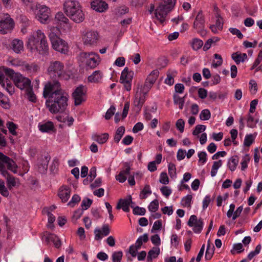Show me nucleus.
Instances as JSON below:
<instances>
[{"label":"nucleus","instance_id":"obj_9","mask_svg":"<svg viewBox=\"0 0 262 262\" xmlns=\"http://www.w3.org/2000/svg\"><path fill=\"white\" fill-rule=\"evenodd\" d=\"M36 18L41 24H48L50 21L51 11L45 5L36 4L34 10Z\"/></svg>","mask_w":262,"mask_h":262},{"label":"nucleus","instance_id":"obj_51","mask_svg":"<svg viewBox=\"0 0 262 262\" xmlns=\"http://www.w3.org/2000/svg\"><path fill=\"white\" fill-rule=\"evenodd\" d=\"M123 253L122 251L115 252L112 254V260L113 262H121Z\"/></svg>","mask_w":262,"mask_h":262},{"label":"nucleus","instance_id":"obj_35","mask_svg":"<svg viewBox=\"0 0 262 262\" xmlns=\"http://www.w3.org/2000/svg\"><path fill=\"white\" fill-rule=\"evenodd\" d=\"M160 252V249L157 247H153L148 253L147 261H152V258H157Z\"/></svg>","mask_w":262,"mask_h":262},{"label":"nucleus","instance_id":"obj_58","mask_svg":"<svg viewBox=\"0 0 262 262\" xmlns=\"http://www.w3.org/2000/svg\"><path fill=\"white\" fill-rule=\"evenodd\" d=\"M250 158L248 155H246L243 158V161L241 162V170H245L248 167V162L250 161Z\"/></svg>","mask_w":262,"mask_h":262},{"label":"nucleus","instance_id":"obj_24","mask_svg":"<svg viewBox=\"0 0 262 262\" xmlns=\"http://www.w3.org/2000/svg\"><path fill=\"white\" fill-rule=\"evenodd\" d=\"M132 203V198L129 195L128 199H120L116 206V209H120L122 208L124 212H128L129 211V206Z\"/></svg>","mask_w":262,"mask_h":262},{"label":"nucleus","instance_id":"obj_7","mask_svg":"<svg viewBox=\"0 0 262 262\" xmlns=\"http://www.w3.org/2000/svg\"><path fill=\"white\" fill-rule=\"evenodd\" d=\"M81 62L85 64L86 68L94 69L100 62V58L97 53L95 52H81L79 54Z\"/></svg>","mask_w":262,"mask_h":262},{"label":"nucleus","instance_id":"obj_57","mask_svg":"<svg viewBox=\"0 0 262 262\" xmlns=\"http://www.w3.org/2000/svg\"><path fill=\"white\" fill-rule=\"evenodd\" d=\"M133 212L135 215H143L146 212V210L144 208L136 206L134 208Z\"/></svg>","mask_w":262,"mask_h":262},{"label":"nucleus","instance_id":"obj_39","mask_svg":"<svg viewBox=\"0 0 262 262\" xmlns=\"http://www.w3.org/2000/svg\"><path fill=\"white\" fill-rule=\"evenodd\" d=\"M192 48L195 51L201 49L203 45V41L199 38H193L190 42Z\"/></svg>","mask_w":262,"mask_h":262},{"label":"nucleus","instance_id":"obj_63","mask_svg":"<svg viewBox=\"0 0 262 262\" xmlns=\"http://www.w3.org/2000/svg\"><path fill=\"white\" fill-rule=\"evenodd\" d=\"M215 17L216 20L215 25L217 28L218 30H222L223 29L224 25L223 18L221 16V15L219 17Z\"/></svg>","mask_w":262,"mask_h":262},{"label":"nucleus","instance_id":"obj_45","mask_svg":"<svg viewBox=\"0 0 262 262\" xmlns=\"http://www.w3.org/2000/svg\"><path fill=\"white\" fill-rule=\"evenodd\" d=\"M93 203V200L89 198H84L81 203V207L83 210H86L90 207Z\"/></svg>","mask_w":262,"mask_h":262},{"label":"nucleus","instance_id":"obj_27","mask_svg":"<svg viewBox=\"0 0 262 262\" xmlns=\"http://www.w3.org/2000/svg\"><path fill=\"white\" fill-rule=\"evenodd\" d=\"M134 75V71L129 70L127 67H125L122 71L120 81H125L128 80V81H132Z\"/></svg>","mask_w":262,"mask_h":262},{"label":"nucleus","instance_id":"obj_14","mask_svg":"<svg viewBox=\"0 0 262 262\" xmlns=\"http://www.w3.org/2000/svg\"><path fill=\"white\" fill-rule=\"evenodd\" d=\"M159 75V72L156 69L151 72L147 76L144 83L143 91L148 92L156 82Z\"/></svg>","mask_w":262,"mask_h":262},{"label":"nucleus","instance_id":"obj_38","mask_svg":"<svg viewBox=\"0 0 262 262\" xmlns=\"http://www.w3.org/2000/svg\"><path fill=\"white\" fill-rule=\"evenodd\" d=\"M125 132V127L123 126H120L117 128L115 135L114 140V142L118 143L122 137Z\"/></svg>","mask_w":262,"mask_h":262},{"label":"nucleus","instance_id":"obj_56","mask_svg":"<svg viewBox=\"0 0 262 262\" xmlns=\"http://www.w3.org/2000/svg\"><path fill=\"white\" fill-rule=\"evenodd\" d=\"M254 141L253 136L250 135H247L246 136L244 139V144L245 146H250Z\"/></svg>","mask_w":262,"mask_h":262},{"label":"nucleus","instance_id":"obj_5","mask_svg":"<svg viewBox=\"0 0 262 262\" xmlns=\"http://www.w3.org/2000/svg\"><path fill=\"white\" fill-rule=\"evenodd\" d=\"M47 72L52 79H62L66 76L63 63L60 61H51L47 69Z\"/></svg>","mask_w":262,"mask_h":262},{"label":"nucleus","instance_id":"obj_53","mask_svg":"<svg viewBox=\"0 0 262 262\" xmlns=\"http://www.w3.org/2000/svg\"><path fill=\"white\" fill-rule=\"evenodd\" d=\"M116 110V108L114 105H111L110 108L107 111L105 115V118L106 120L110 119L112 116L115 114V112Z\"/></svg>","mask_w":262,"mask_h":262},{"label":"nucleus","instance_id":"obj_37","mask_svg":"<svg viewBox=\"0 0 262 262\" xmlns=\"http://www.w3.org/2000/svg\"><path fill=\"white\" fill-rule=\"evenodd\" d=\"M25 93L30 101L32 102H36V97L33 91V88L31 85L28 86V88L25 89Z\"/></svg>","mask_w":262,"mask_h":262},{"label":"nucleus","instance_id":"obj_44","mask_svg":"<svg viewBox=\"0 0 262 262\" xmlns=\"http://www.w3.org/2000/svg\"><path fill=\"white\" fill-rule=\"evenodd\" d=\"M210 117L211 113L208 109L202 110L200 114V118L202 120H208Z\"/></svg>","mask_w":262,"mask_h":262},{"label":"nucleus","instance_id":"obj_54","mask_svg":"<svg viewBox=\"0 0 262 262\" xmlns=\"http://www.w3.org/2000/svg\"><path fill=\"white\" fill-rule=\"evenodd\" d=\"M214 247L213 245L212 244L211 249L207 248L206 253H205V259L206 260H210L212 257L214 252Z\"/></svg>","mask_w":262,"mask_h":262},{"label":"nucleus","instance_id":"obj_17","mask_svg":"<svg viewBox=\"0 0 262 262\" xmlns=\"http://www.w3.org/2000/svg\"><path fill=\"white\" fill-rule=\"evenodd\" d=\"M147 92L143 91V94L137 92L135 95V100L134 101V110L139 113L145 101V95Z\"/></svg>","mask_w":262,"mask_h":262},{"label":"nucleus","instance_id":"obj_10","mask_svg":"<svg viewBox=\"0 0 262 262\" xmlns=\"http://www.w3.org/2000/svg\"><path fill=\"white\" fill-rule=\"evenodd\" d=\"M15 27L14 19L8 13H4L0 17V33L6 34L11 32Z\"/></svg>","mask_w":262,"mask_h":262},{"label":"nucleus","instance_id":"obj_2","mask_svg":"<svg viewBox=\"0 0 262 262\" xmlns=\"http://www.w3.org/2000/svg\"><path fill=\"white\" fill-rule=\"evenodd\" d=\"M60 31L58 28L52 27L50 29L49 37L53 48L61 53L66 54L68 51L67 43L59 37Z\"/></svg>","mask_w":262,"mask_h":262},{"label":"nucleus","instance_id":"obj_50","mask_svg":"<svg viewBox=\"0 0 262 262\" xmlns=\"http://www.w3.org/2000/svg\"><path fill=\"white\" fill-rule=\"evenodd\" d=\"M58 166H59L58 159L57 158H55L53 160V161L52 163V164L50 166V171L53 173H57L58 171Z\"/></svg>","mask_w":262,"mask_h":262},{"label":"nucleus","instance_id":"obj_41","mask_svg":"<svg viewBox=\"0 0 262 262\" xmlns=\"http://www.w3.org/2000/svg\"><path fill=\"white\" fill-rule=\"evenodd\" d=\"M222 161L220 160L217 161H214L213 162V165L212 166L211 170V177H214L216 173L217 169L222 166Z\"/></svg>","mask_w":262,"mask_h":262},{"label":"nucleus","instance_id":"obj_62","mask_svg":"<svg viewBox=\"0 0 262 262\" xmlns=\"http://www.w3.org/2000/svg\"><path fill=\"white\" fill-rule=\"evenodd\" d=\"M232 59L236 62L237 64H238L242 62V53H238V52L233 53L231 55Z\"/></svg>","mask_w":262,"mask_h":262},{"label":"nucleus","instance_id":"obj_6","mask_svg":"<svg viewBox=\"0 0 262 262\" xmlns=\"http://www.w3.org/2000/svg\"><path fill=\"white\" fill-rule=\"evenodd\" d=\"M66 92L62 89L60 83L58 79H53L48 81L45 85L43 91V97L48 99L50 97L56 96L58 94Z\"/></svg>","mask_w":262,"mask_h":262},{"label":"nucleus","instance_id":"obj_59","mask_svg":"<svg viewBox=\"0 0 262 262\" xmlns=\"http://www.w3.org/2000/svg\"><path fill=\"white\" fill-rule=\"evenodd\" d=\"M168 173L171 177L176 176V167L175 164L170 163L168 165Z\"/></svg>","mask_w":262,"mask_h":262},{"label":"nucleus","instance_id":"obj_23","mask_svg":"<svg viewBox=\"0 0 262 262\" xmlns=\"http://www.w3.org/2000/svg\"><path fill=\"white\" fill-rule=\"evenodd\" d=\"M71 188L67 186H62L59 189L58 195L63 203L68 201L70 196Z\"/></svg>","mask_w":262,"mask_h":262},{"label":"nucleus","instance_id":"obj_16","mask_svg":"<svg viewBox=\"0 0 262 262\" xmlns=\"http://www.w3.org/2000/svg\"><path fill=\"white\" fill-rule=\"evenodd\" d=\"M188 225L190 227H193V230L195 233H200L203 227V222L201 219L198 220L195 215L190 216L188 222Z\"/></svg>","mask_w":262,"mask_h":262},{"label":"nucleus","instance_id":"obj_12","mask_svg":"<svg viewBox=\"0 0 262 262\" xmlns=\"http://www.w3.org/2000/svg\"><path fill=\"white\" fill-rule=\"evenodd\" d=\"M86 87L83 85H80L75 89L72 93L75 105H79L86 100Z\"/></svg>","mask_w":262,"mask_h":262},{"label":"nucleus","instance_id":"obj_64","mask_svg":"<svg viewBox=\"0 0 262 262\" xmlns=\"http://www.w3.org/2000/svg\"><path fill=\"white\" fill-rule=\"evenodd\" d=\"M159 181L163 184H167L169 183V179L166 172H163L161 173Z\"/></svg>","mask_w":262,"mask_h":262},{"label":"nucleus","instance_id":"obj_33","mask_svg":"<svg viewBox=\"0 0 262 262\" xmlns=\"http://www.w3.org/2000/svg\"><path fill=\"white\" fill-rule=\"evenodd\" d=\"M2 175L5 177L7 179V186L9 189H11L13 187H15L16 185L15 178L11 175L8 171H7V174L3 173H1Z\"/></svg>","mask_w":262,"mask_h":262},{"label":"nucleus","instance_id":"obj_4","mask_svg":"<svg viewBox=\"0 0 262 262\" xmlns=\"http://www.w3.org/2000/svg\"><path fill=\"white\" fill-rule=\"evenodd\" d=\"M176 0H162L158 7L155 10V14L157 18L161 24L165 20L167 14L174 8Z\"/></svg>","mask_w":262,"mask_h":262},{"label":"nucleus","instance_id":"obj_47","mask_svg":"<svg viewBox=\"0 0 262 262\" xmlns=\"http://www.w3.org/2000/svg\"><path fill=\"white\" fill-rule=\"evenodd\" d=\"M192 199V196L191 194H188L184 197L182 200V205L184 207H190L191 202Z\"/></svg>","mask_w":262,"mask_h":262},{"label":"nucleus","instance_id":"obj_32","mask_svg":"<svg viewBox=\"0 0 262 262\" xmlns=\"http://www.w3.org/2000/svg\"><path fill=\"white\" fill-rule=\"evenodd\" d=\"M0 104L4 109L9 110L11 107L9 99L2 92H0Z\"/></svg>","mask_w":262,"mask_h":262},{"label":"nucleus","instance_id":"obj_1","mask_svg":"<svg viewBox=\"0 0 262 262\" xmlns=\"http://www.w3.org/2000/svg\"><path fill=\"white\" fill-rule=\"evenodd\" d=\"M68 99L69 95L64 92L56 96L50 97L46 101V105L49 112L53 114L63 113L68 106Z\"/></svg>","mask_w":262,"mask_h":262},{"label":"nucleus","instance_id":"obj_25","mask_svg":"<svg viewBox=\"0 0 262 262\" xmlns=\"http://www.w3.org/2000/svg\"><path fill=\"white\" fill-rule=\"evenodd\" d=\"M38 43L39 46H37V44L32 46L33 50L38 51L40 54L46 55L48 53L49 50V46L47 39L41 40Z\"/></svg>","mask_w":262,"mask_h":262},{"label":"nucleus","instance_id":"obj_26","mask_svg":"<svg viewBox=\"0 0 262 262\" xmlns=\"http://www.w3.org/2000/svg\"><path fill=\"white\" fill-rule=\"evenodd\" d=\"M110 229L108 225L104 224L102 227V231L100 229H95L94 233L95 234V240L98 241L102 238V236H107L110 234Z\"/></svg>","mask_w":262,"mask_h":262},{"label":"nucleus","instance_id":"obj_15","mask_svg":"<svg viewBox=\"0 0 262 262\" xmlns=\"http://www.w3.org/2000/svg\"><path fill=\"white\" fill-rule=\"evenodd\" d=\"M51 157L48 154L41 155L37 160V169L41 173H45L48 169V163Z\"/></svg>","mask_w":262,"mask_h":262},{"label":"nucleus","instance_id":"obj_20","mask_svg":"<svg viewBox=\"0 0 262 262\" xmlns=\"http://www.w3.org/2000/svg\"><path fill=\"white\" fill-rule=\"evenodd\" d=\"M205 19L202 10L198 12L193 23V28L198 32H200L204 28Z\"/></svg>","mask_w":262,"mask_h":262},{"label":"nucleus","instance_id":"obj_22","mask_svg":"<svg viewBox=\"0 0 262 262\" xmlns=\"http://www.w3.org/2000/svg\"><path fill=\"white\" fill-rule=\"evenodd\" d=\"M55 18L57 21L58 25H60L61 26H63V27L69 29H70L71 27L69 24V20L66 16H65L62 12H58L56 14Z\"/></svg>","mask_w":262,"mask_h":262},{"label":"nucleus","instance_id":"obj_60","mask_svg":"<svg viewBox=\"0 0 262 262\" xmlns=\"http://www.w3.org/2000/svg\"><path fill=\"white\" fill-rule=\"evenodd\" d=\"M206 129V126L204 125H197L192 132L194 136L198 135Z\"/></svg>","mask_w":262,"mask_h":262},{"label":"nucleus","instance_id":"obj_34","mask_svg":"<svg viewBox=\"0 0 262 262\" xmlns=\"http://www.w3.org/2000/svg\"><path fill=\"white\" fill-rule=\"evenodd\" d=\"M108 136V133H104L101 135L95 134L92 136V139L99 144H103L107 141Z\"/></svg>","mask_w":262,"mask_h":262},{"label":"nucleus","instance_id":"obj_48","mask_svg":"<svg viewBox=\"0 0 262 262\" xmlns=\"http://www.w3.org/2000/svg\"><path fill=\"white\" fill-rule=\"evenodd\" d=\"M219 40V39L217 37H214L213 39L209 38L208 39L207 41L205 42L204 47H203V50L204 51H207L208 49H210L211 47V44L213 42H215Z\"/></svg>","mask_w":262,"mask_h":262},{"label":"nucleus","instance_id":"obj_31","mask_svg":"<svg viewBox=\"0 0 262 262\" xmlns=\"http://www.w3.org/2000/svg\"><path fill=\"white\" fill-rule=\"evenodd\" d=\"M11 48L15 53H20L24 49L23 41L18 39L13 40L11 42Z\"/></svg>","mask_w":262,"mask_h":262},{"label":"nucleus","instance_id":"obj_55","mask_svg":"<svg viewBox=\"0 0 262 262\" xmlns=\"http://www.w3.org/2000/svg\"><path fill=\"white\" fill-rule=\"evenodd\" d=\"M176 126L181 133H183L184 130L185 121L182 119H179L177 121Z\"/></svg>","mask_w":262,"mask_h":262},{"label":"nucleus","instance_id":"obj_52","mask_svg":"<svg viewBox=\"0 0 262 262\" xmlns=\"http://www.w3.org/2000/svg\"><path fill=\"white\" fill-rule=\"evenodd\" d=\"M80 201V196L78 194H75L72 196V200L68 203V205L70 207H73L75 206V205L79 202Z\"/></svg>","mask_w":262,"mask_h":262},{"label":"nucleus","instance_id":"obj_42","mask_svg":"<svg viewBox=\"0 0 262 262\" xmlns=\"http://www.w3.org/2000/svg\"><path fill=\"white\" fill-rule=\"evenodd\" d=\"M151 191L149 185H145L144 188L141 191L140 194V198L141 199H145L147 198V194H150Z\"/></svg>","mask_w":262,"mask_h":262},{"label":"nucleus","instance_id":"obj_40","mask_svg":"<svg viewBox=\"0 0 262 262\" xmlns=\"http://www.w3.org/2000/svg\"><path fill=\"white\" fill-rule=\"evenodd\" d=\"M173 102L175 104H179V108L182 110L185 102V97L181 98L178 95L174 94Z\"/></svg>","mask_w":262,"mask_h":262},{"label":"nucleus","instance_id":"obj_61","mask_svg":"<svg viewBox=\"0 0 262 262\" xmlns=\"http://www.w3.org/2000/svg\"><path fill=\"white\" fill-rule=\"evenodd\" d=\"M261 245L260 244L258 245L254 251L251 252L248 255V258L249 260H251L254 256H255L256 255L258 254L260 250H261Z\"/></svg>","mask_w":262,"mask_h":262},{"label":"nucleus","instance_id":"obj_43","mask_svg":"<svg viewBox=\"0 0 262 262\" xmlns=\"http://www.w3.org/2000/svg\"><path fill=\"white\" fill-rule=\"evenodd\" d=\"M0 193L5 197H8L9 195V192L5 185V182L0 180Z\"/></svg>","mask_w":262,"mask_h":262},{"label":"nucleus","instance_id":"obj_30","mask_svg":"<svg viewBox=\"0 0 262 262\" xmlns=\"http://www.w3.org/2000/svg\"><path fill=\"white\" fill-rule=\"evenodd\" d=\"M17 19L19 23L21 25L23 28H21V31L25 33L26 32L27 28L30 26L31 21L26 16L20 14L17 17Z\"/></svg>","mask_w":262,"mask_h":262},{"label":"nucleus","instance_id":"obj_28","mask_svg":"<svg viewBox=\"0 0 262 262\" xmlns=\"http://www.w3.org/2000/svg\"><path fill=\"white\" fill-rule=\"evenodd\" d=\"M38 127L39 130L42 133H51L55 132L56 131L54 125L51 121H48L43 124H40Z\"/></svg>","mask_w":262,"mask_h":262},{"label":"nucleus","instance_id":"obj_11","mask_svg":"<svg viewBox=\"0 0 262 262\" xmlns=\"http://www.w3.org/2000/svg\"><path fill=\"white\" fill-rule=\"evenodd\" d=\"M82 39L84 45L94 47L97 46L99 41V35L97 31L88 30L83 33Z\"/></svg>","mask_w":262,"mask_h":262},{"label":"nucleus","instance_id":"obj_46","mask_svg":"<svg viewBox=\"0 0 262 262\" xmlns=\"http://www.w3.org/2000/svg\"><path fill=\"white\" fill-rule=\"evenodd\" d=\"M7 125L10 133L14 136H16L17 132L16 129L17 128V125L13 122H8L7 123Z\"/></svg>","mask_w":262,"mask_h":262},{"label":"nucleus","instance_id":"obj_49","mask_svg":"<svg viewBox=\"0 0 262 262\" xmlns=\"http://www.w3.org/2000/svg\"><path fill=\"white\" fill-rule=\"evenodd\" d=\"M159 208V202L158 200L156 199L152 201L149 206H148V209L150 211L155 212L156 211L158 210Z\"/></svg>","mask_w":262,"mask_h":262},{"label":"nucleus","instance_id":"obj_19","mask_svg":"<svg viewBox=\"0 0 262 262\" xmlns=\"http://www.w3.org/2000/svg\"><path fill=\"white\" fill-rule=\"evenodd\" d=\"M71 19L76 23H80L82 22L85 18L84 14L82 8L77 9L71 13L66 14Z\"/></svg>","mask_w":262,"mask_h":262},{"label":"nucleus","instance_id":"obj_3","mask_svg":"<svg viewBox=\"0 0 262 262\" xmlns=\"http://www.w3.org/2000/svg\"><path fill=\"white\" fill-rule=\"evenodd\" d=\"M1 69L13 81L15 86L20 90L26 89L31 85V80L29 78L23 76L18 73H15L13 70L7 67H3Z\"/></svg>","mask_w":262,"mask_h":262},{"label":"nucleus","instance_id":"obj_13","mask_svg":"<svg viewBox=\"0 0 262 262\" xmlns=\"http://www.w3.org/2000/svg\"><path fill=\"white\" fill-rule=\"evenodd\" d=\"M46 39V38L44 33L41 31V30H38L34 32L29 39L27 43V47L28 48H30V49L33 51V47L32 46H35L40 42L41 40H45Z\"/></svg>","mask_w":262,"mask_h":262},{"label":"nucleus","instance_id":"obj_8","mask_svg":"<svg viewBox=\"0 0 262 262\" xmlns=\"http://www.w3.org/2000/svg\"><path fill=\"white\" fill-rule=\"evenodd\" d=\"M11 170L14 173L17 172L18 166L16 162L11 158L5 155L3 153L0 152V172L7 174V170Z\"/></svg>","mask_w":262,"mask_h":262},{"label":"nucleus","instance_id":"obj_21","mask_svg":"<svg viewBox=\"0 0 262 262\" xmlns=\"http://www.w3.org/2000/svg\"><path fill=\"white\" fill-rule=\"evenodd\" d=\"M91 8L99 12H104L108 9L107 4L102 0H94L91 3Z\"/></svg>","mask_w":262,"mask_h":262},{"label":"nucleus","instance_id":"obj_29","mask_svg":"<svg viewBox=\"0 0 262 262\" xmlns=\"http://www.w3.org/2000/svg\"><path fill=\"white\" fill-rule=\"evenodd\" d=\"M103 77V74L100 70L95 71L88 77V81L92 83L100 82Z\"/></svg>","mask_w":262,"mask_h":262},{"label":"nucleus","instance_id":"obj_36","mask_svg":"<svg viewBox=\"0 0 262 262\" xmlns=\"http://www.w3.org/2000/svg\"><path fill=\"white\" fill-rule=\"evenodd\" d=\"M238 163V158L237 156H234L229 159L228 166L231 171H234Z\"/></svg>","mask_w":262,"mask_h":262},{"label":"nucleus","instance_id":"obj_18","mask_svg":"<svg viewBox=\"0 0 262 262\" xmlns=\"http://www.w3.org/2000/svg\"><path fill=\"white\" fill-rule=\"evenodd\" d=\"M81 8V6L79 2L75 0H67L63 4L64 12L66 14Z\"/></svg>","mask_w":262,"mask_h":262}]
</instances>
